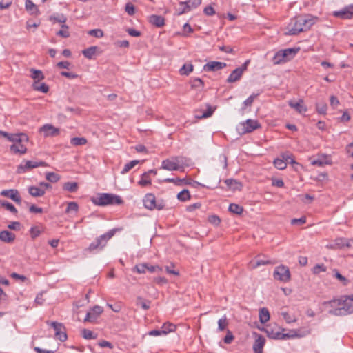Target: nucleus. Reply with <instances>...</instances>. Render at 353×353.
Masks as SVG:
<instances>
[{
    "instance_id": "obj_1",
    "label": "nucleus",
    "mask_w": 353,
    "mask_h": 353,
    "mask_svg": "<svg viewBox=\"0 0 353 353\" xmlns=\"http://www.w3.org/2000/svg\"><path fill=\"white\" fill-rule=\"evenodd\" d=\"M317 17L311 15H299L291 19L287 26V35H297L307 31L316 23Z\"/></svg>"
},
{
    "instance_id": "obj_2",
    "label": "nucleus",
    "mask_w": 353,
    "mask_h": 353,
    "mask_svg": "<svg viewBox=\"0 0 353 353\" xmlns=\"http://www.w3.org/2000/svg\"><path fill=\"white\" fill-rule=\"evenodd\" d=\"M323 304L330 307L328 313L332 315L346 316L353 313V303L343 296L339 299L325 301Z\"/></svg>"
},
{
    "instance_id": "obj_3",
    "label": "nucleus",
    "mask_w": 353,
    "mask_h": 353,
    "mask_svg": "<svg viewBox=\"0 0 353 353\" xmlns=\"http://www.w3.org/2000/svg\"><path fill=\"white\" fill-rule=\"evenodd\" d=\"M91 201L98 206L119 205L123 203V201L120 196L110 193H99L96 197H92Z\"/></svg>"
},
{
    "instance_id": "obj_4",
    "label": "nucleus",
    "mask_w": 353,
    "mask_h": 353,
    "mask_svg": "<svg viewBox=\"0 0 353 353\" xmlns=\"http://www.w3.org/2000/svg\"><path fill=\"white\" fill-rule=\"evenodd\" d=\"M299 50V48H293L279 50L272 58L273 63L274 65H279L291 60L295 57Z\"/></svg>"
},
{
    "instance_id": "obj_5",
    "label": "nucleus",
    "mask_w": 353,
    "mask_h": 353,
    "mask_svg": "<svg viewBox=\"0 0 353 353\" xmlns=\"http://www.w3.org/2000/svg\"><path fill=\"white\" fill-rule=\"evenodd\" d=\"M115 229H112L107 232L106 233L99 236L96 240L92 242L88 250L90 252L94 250H101L107 244V242L114 235Z\"/></svg>"
},
{
    "instance_id": "obj_6",
    "label": "nucleus",
    "mask_w": 353,
    "mask_h": 353,
    "mask_svg": "<svg viewBox=\"0 0 353 353\" xmlns=\"http://www.w3.org/2000/svg\"><path fill=\"white\" fill-rule=\"evenodd\" d=\"M144 207L150 210H163L165 203L163 200H156L154 194L152 193L146 194L143 199Z\"/></svg>"
},
{
    "instance_id": "obj_7",
    "label": "nucleus",
    "mask_w": 353,
    "mask_h": 353,
    "mask_svg": "<svg viewBox=\"0 0 353 353\" xmlns=\"http://www.w3.org/2000/svg\"><path fill=\"white\" fill-rule=\"evenodd\" d=\"M273 276L275 280H278L283 283H287L290 280V270L287 266L284 265L277 266L274 269Z\"/></svg>"
},
{
    "instance_id": "obj_8",
    "label": "nucleus",
    "mask_w": 353,
    "mask_h": 353,
    "mask_svg": "<svg viewBox=\"0 0 353 353\" xmlns=\"http://www.w3.org/2000/svg\"><path fill=\"white\" fill-rule=\"evenodd\" d=\"M288 159H290V163L292 165L298 163L295 161L293 156L290 153H284L281 154V158H276L274 160V165L279 170H284L287 167Z\"/></svg>"
},
{
    "instance_id": "obj_9",
    "label": "nucleus",
    "mask_w": 353,
    "mask_h": 353,
    "mask_svg": "<svg viewBox=\"0 0 353 353\" xmlns=\"http://www.w3.org/2000/svg\"><path fill=\"white\" fill-rule=\"evenodd\" d=\"M47 324L50 325L54 330L55 338L61 342H64L67 340L68 336L66 334L65 327L63 324L57 322H47Z\"/></svg>"
},
{
    "instance_id": "obj_10",
    "label": "nucleus",
    "mask_w": 353,
    "mask_h": 353,
    "mask_svg": "<svg viewBox=\"0 0 353 353\" xmlns=\"http://www.w3.org/2000/svg\"><path fill=\"white\" fill-rule=\"evenodd\" d=\"M180 157H173L166 159L161 163V168L168 171H176L180 168Z\"/></svg>"
},
{
    "instance_id": "obj_11",
    "label": "nucleus",
    "mask_w": 353,
    "mask_h": 353,
    "mask_svg": "<svg viewBox=\"0 0 353 353\" xmlns=\"http://www.w3.org/2000/svg\"><path fill=\"white\" fill-rule=\"evenodd\" d=\"M261 128L260 123L256 120L247 119L245 121L240 123V133H250L252 131Z\"/></svg>"
},
{
    "instance_id": "obj_12",
    "label": "nucleus",
    "mask_w": 353,
    "mask_h": 353,
    "mask_svg": "<svg viewBox=\"0 0 353 353\" xmlns=\"http://www.w3.org/2000/svg\"><path fill=\"white\" fill-rule=\"evenodd\" d=\"M46 163L43 161H23L20 165L17 166V172L19 174L25 173L27 171L38 168L39 166H46Z\"/></svg>"
},
{
    "instance_id": "obj_13",
    "label": "nucleus",
    "mask_w": 353,
    "mask_h": 353,
    "mask_svg": "<svg viewBox=\"0 0 353 353\" xmlns=\"http://www.w3.org/2000/svg\"><path fill=\"white\" fill-rule=\"evenodd\" d=\"M264 332L267 334L268 336L273 339H282L284 335L281 332L283 329L274 325H267L263 329Z\"/></svg>"
},
{
    "instance_id": "obj_14",
    "label": "nucleus",
    "mask_w": 353,
    "mask_h": 353,
    "mask_svg": "<svg viewBox=\"0 0 353 353\" xmlns=\"http://www.w3.org/2000/svg\"><path fill=\"white\" fill-rule=\"evenodd\" d=\"M333 15L342 19H350L353 18V4L345 6L340 10L334 11Z\"/></svg>"
},
{
    "instance_id": "obj_15",
    "label": "nucleus",
    "mask_w": 353,
    "mask_h": 353,
    "mask_svg": "<svg viewBox=\"0 0 353 353\" xmlns=\"http://www.w3.org/2000/svg\"><path fill=\"white\" fill-rule=\"evenodd\" d=\"M103 310L101 306L95 305L94 306L91 310L87 312L86 316L84 319V321L88 322H94L97 320V319L99 316V315L103 312Z\"/></svg>"
},
{
    "instance_id": "obj_16",
    "label": "nucleus",
    "mask_w": 353,
    "mask_h": 353,
    "mask_svg": "<svg viewBox=\"0 0 353 353\" xmlns=\"http://www.w3.org/2000/svg\"><path fill=\"white\" fill-rule=\"evenodd\" d=\"M0 194L11 199L17 203H21V198L18 190L16 189L3 190L1 192Z\"/></svg>"
},
{
    "instance_id": "obj_17",
    "label": "nucleus",
    "mask_w": 353,
    "mask_h": 353,
    "mask_svg": "<svg viewBox=\"0 0 353 353\" xmlns=\"http://www.w3.org/2000/svg\"><path fill=\"white\" fill-rule=\"evenodd\" d=\"M227 64L220 61H210L203 66L205 71H217L225 68Z\"/></svg>"
},
{
    "instance_id": "obj_18",
    "label": "nucleus",
    "mask_w": 353,
    "mask_h": 353,
    "mask_svg": "<svg viewBox=\"0 0 353 353\" xmlns=\"http://www.w3.org/2000/svg\"><path fill=\"white\" fill-rule=\"evenodd\" d=\"M40 132H43L45 137H54L59 134V130L51 124H45L40 128Z\"/></svg>"
},
{
    "instance_id": "obj_19",
    "label": "nucleus",
    "mask_w": 353,
    "mask_h": 353,
    "mask_svg": "<svg viewBox=\"0 0 353 353\" xmlns=\"http://www.w3.org/2000/svg\"><path fill=\"white\" fill-rule=\"evenodd\" d=\"M265 343V338L259 334H256V339L253 344V350L255 353H263V348Z\"/></svg>"
},
{
    "instance_id": "obj_20",
    "label": "nucleus",
    "mask_w": 353,
    "mask_h": 353,
    "mask_svg": "<svg viewBox=\"0 0 353 353\" xmlns=\"http://www.w3.org/2000/svg\"><path fill=\"white\" fill-rule=\"evenodd\" d=\"M288 105L300 114L305 113L307 110V107L304 105L303 99H299L297 102L290 101L288 102Z\"/></svg>"
},
{
    "instance_id": "obj_21",
    "label": "nucleus",
    "mask_w": 353,
    "mask_h": 353,
    "mask_svg": "<svg viewBox=\"0 0 353 353\" xmlns=\"http://www.w3.org/2000/svg\"><path fill=\"white\" fill-rule=\"evenodd\" d=\"M148 21L157 28H161L165 25V19L160 15L152 14L149 17Z\"/></svg>"
},
{
    "instance_id": "obj_22",
    "label": "nucleus",
    "mask_w": 353,
    "mask_h": 353,
    "mask_svg": "<svg viewBox=\"0 0 353 353\" xmlns=\"http://www.w3.org/2000/svg\"><path fill=\"white\" fill-rule=\"evenodd\" d=\"M15 239V234L10 231L0 232V240L5 243H11Z\"/></svg>"
},
{
    "instance_id": "obj_23",
    "label": "nucleus",
    "mask_w": 353,
    "mask_h": 353,
    "mask_svg": "<svg viewBox=\"0 0 353 353\" xmlns=\"http://www.w3.org/2000/svg\"><path fill=\"white\" fill-rule=\"evenodd\" d=\"M242 70L240 68H236L234 70L227 79L228 83H234L239 81L242 77Z\"/></svg>"
},
{
    "instance_id": "obj_24",
    "label": "nucleus",
    "mask_w": 353,
    "mask_h": 353,
    "mask_svg": "<svg viewBox=\"0 0 353 353\" xmlns=\"http://www.w3.org/2000/svg\"><path fill=\"white\" fill-rule=\"evenodd\" d=\"M311 164L321 167L324 165L331 164V161L327 159L326 155H323L317 159H311Z\"/></svg>"
},
{
    "instance_id": "obj_25",
    "label": "nucleus",
    "mask_w": 353,
    "mask_h": 353,
    "mask_svg": "<svg viewBox=\"0 0 353 353\" xmlns=\"http://www.w3.org/2000/svg\"><path fill=\"white\" fill-rule=\"evenodd\" d=\"M10 150L14 154H23L26 152L27 148L21 142H17L10 146Z\"/></svg>"
},
{
    "instance_id": "obj_26",
    "label": "nucleus",
    "mask_w": 353,
    "mask_h": 353,
    "mask_svg": "<svg viewBox=\"0 0 353 353\" xmlns=\"http://www.w3.org/2000/svg\"><path fill=\"white\" fill-rule=\"evenodd\" d=\"M7 139L10 141L17 143V142H22L23 141H28V137L25 134H9L8 137H7Z\"/></svg>"
},
{
    "instance_id": "obj_27",
    "label": "nucleus",
    "mask_w": 353,
    "mask_h": 353,
    "mask_svg": "<svg viewBox=\"0 0 353 353\" xmlns=\"http://www.w3.org/2000/svg\"><path fill=\"white\" fill-rule=\"evenodd\" d=\"M32 88L35 91H39L42 93H47L49 90L48 85L45 83H40L38 81H34Z\"/></svg>"
},
{
    "instance_id": "obj_28",
    "label": "nucleus",
    "mask_w": 353,
    "mask_h": 353,
    "mask_svg": "<svg viewBox=\"0 0 353 353\" xmlns=\"http://www.w3.org/2000/svg\"><path fill=\"white\" fill-rule=\"evenodd\" d=\"M29 194L34 197L42 196L45 194V190L43 188L37 186H30L28 188Z\"/></svg>"
},
{
    "instance_id": "obj_29",
    "label": "nucleus",
    "mask_w": 353,
    "mask_h": 353,
    "mask_svg": "<svg viewBox=\"0 0 353 353\" xmlns=\"http://www.w3.org/2000/svg\"><path fill=\"white\" fill-rule=\"evenodd\" d=\"M336 250L342 249L345 247L349 248L351 246L349 241L344 238H337L333 241Z\"/></svg>"
},
{
    "instance_id": "obj_30",
    "label": "nucleus",
    "mask_w": 353,
    "mask_h": 353,
    "mask_svg": "<svg viewBox=\"0 0 353 353\" xmlns=\"http://www.w3.org/2000/svg\"><path fill=\"white\" fill-rule=\"evenodd\" d=\"M225 183L230 189L233 190H240L242 186L240 182L233 179H226Z\"/></svg>"
},
{
    "instance_id": "obj_31",
    "label": "nucleus",
    "mask_w": 353,
    "mask_h": 353,
    "mask_svg": "<svg viewBox=\"0 0 353 353\" xmlns=\"http://www.w3.org/2000/svg\"><path fill=\"white\" fill-rule=\"evenodd\" d=\"M270 320V312L266 307H263L259 310V321L261 323L264 324Z\"/></svg>"
},
{
    "instance_id": "obj_32",
    "label": "nucleus",
    "mask_w": 353,
    "mask_h": 353,
    "mask_svg": "<svg viewBox=\"0 0 353 353\" xmlns=\"http://www.w3.org/2000/svg\"><path fill=\"white\" fill-rule=\"evenodd\" d=\"M273 263L270 260H258L251 261L249 263V268L252 270L256 269L260 265H264L268 264H272Z\"/></svg>"
},
{
    "instance_id": "obj_33",
    "label": "nucleus",
    "mask_w": 353,
    "mask_h": 353,
    "mask_svg": "<svg viewBox=\"0 0 353 353\" xmlns=\"http://www.w3.org/2000/svg\"><path fill=\"white\" fill-rule=\"evenodd\" d=\"M161 332L163 335H166L170 332H174L176 325L170 323H165L161 327Z\"/></svg>"
},
{
    "instance_id": "obj_34",
    "label": "nucleus",
    "mask_w": 353,
    "mask_h": 353,
    "mask_svg": "<svg viewBox=\"0 0 353 353\" xmlns=\"http://www.w3.org/2000/svg\"><path fill=\"white\" fill-rule=\"evenodd\" d=\"M63 189L69 192H75L78 190V183L77 182H67L63 185Z\"/></svg>"
},
{
    "instance_id": "obj_35",
    "label": "nucleus",
    "mask_w": 353,
    "mask_h": 353,
    "mask_svg": "<svg viewBox=\"0 0 353 353\" xmlns=\"http://www.w3.org/2000/svg\"><path fill=\"white\" fill-rule=\"evenodd\" d=\"M30 72L32 73L30 77L34 80V81H40L41 80H43L45 78V76L43 75L41 70L32 68L30 69Z\"/></svg>"
},
{
    "instance_id": "obj_36",
    "label": "nucleus",
    "mask_w": 353,
    "mask_h": 353,
    "mask_svg": "<svg viewBox=\"0 0 353 353\" xmlns=\"http://www.w3.org/2000/svg\"><path fill=\"white\" fill-rule=\"evenodd\" d=\"M0 205L5 208L14 214H17L18 211L17 208L10 203L7 201L0 200Z\"/></svg>"
},
{
    "instance_id": "obj_37",
    "label": "nucleus",
    "mask_w": 353,
    "mask_h": 353,
    "mask_svg": "<svg viewBox=\"0 0 353 353\" xmlns=\"http://www.w3.org/2000/svg\"><path fill=\"white\" fill-rule=\"evenodd\" d=\"M25 7L31 14H37L39 12L37 6L31 0H26Z\"/></svg>"
},
{
    "instance_id": "obj_38",
    "label": "nucleus",
    "mask_w": 353,
    "mask_h": 353,
    "mask_svg": "<svg viewBox=\"0 0 353 353\" xmlns=\"http://www.w3.org/2000/svg\"><path fill=\"white\" fill-rule=\"evenodd\" d=\"M192 88L202 90L204 86L203 81L200 78H194L190 81Z\"/></svg>"
},
{
    "instance_id": "obj_39",
    "label": "nucleus",
    "mask_w": 353,
    "mask_h": 353,
    "mask_svg": "<svg viewBox=\"0 0 353 353\" xmlns=\"http://www.w3.org/2000/svg\"><path fill=\"white\" fill-rule=\"evenodd\" d=\"M70 143L74 146L83 145L87 143V139L84 137H73L70 139Z\"/></svg>"
},
{
    "instance_id": "obj_40",
    "label": "nucleus",
    "mask_w": 353,
    "mask_h": 353,
    "mask_svg": "<svg viewBox=\"0 0 353 353\" xmlns=\"http://www.w3.org/2000/svg\"><path fill=\"white\" fill-rule=\"evenodd\" d=\"M228 210L230 212L236 214H241L243 211V207L236 203H231Z\"/></svg>"
},
{
    "instance_id": "obj_41",
    "label": "nucleus",
    "mask_w": 353,
    "mask_h": 353,
    "mask_svg": "<svg viewBox=\"0 0 353 353\" xmlns=\"http://www.w3.org/2000/svg\"><path fill=\"white\" fill-rule=\"evenodd\" d=\"M97 50V47L95 46H91L86 49H84L82 51V54L83 56L88 59H92L93 55L95 54Z\"/></svg>"
},
{
    "instance_id": "obj_42",
    "label": "nucleus",
    "mask_w": 353,
    "mask_h": 353,
    "mask_svg": "<svg viewBox=\"0 0 353 353\" xmlns=\"http://www.w3.org/2000/svg\"><path fill=\"white\" fill-rule=\"evenodd\" d=\"M139 163V161L138 160H133L125 165L123 168L122 169L121 173L122 174H126L131 169H132L135 165H137Z\"/></svg>"
},
{
    "instance_id": "obj_43",
    "label": "nucleus",
    "mask_w": 353,
    "mask_h": 353,
    "mask_svg": "<svg viewBox=\"0 0 353 353\" xmlns=\"http://www.w3.org/2000/svg\"><path fill=\"white\" fill-rule=\"evenodd\" d=\"M228 325V321L225 315L223 316L218 321V330L219 331H223Z\"/></svg>"
},
{
    "instance_id": "obj_44",
    "label": "nucleus",
    "mask_w": 353,
    "mask_h": 353,
    "mask_svg": "<svg viewBox=\"0 0 353 353\" xmlns=\"http://www.w3.org/2000/svg\"><path fill=\"white\" fill-rule=\"evenodd\" d=\"M139 184L141 186H146L151 184V180L149 177V172H144L141 175V179L139 181Z\"/></svg>"
},
{
    "instance_id": "obj_45",
    "label": "nucleus",
    "mask_w": 353,
    "mask_h": 353,
    "mask_svg": "<svg viewBox=\"0 0 353 353\" xmlns=\"http://www.w3.org/2000/svg\"><path fill=\"white\" fill-rule=\"evenodd\" d=\"M57 35L60 36L63 38H68L70 37V32L68 31V26L65 24L61 25V28L57 32Z\"/></svg>"
},
{
    "instance_id": "obj_46",
    "label": "nucleus",
    "mask_w": 353,
    "mask_h": 353,
    "mask_svg": "<svg viewBox=\"0 0 353 353\" xmlns=\"http://www.w3.org/2000/svg\"><path fill=\"white\" fill-rule=\"evenodd\" d=\"M46 179L51 183H56L60 179V176L55 172H46Z\"/></svg>"
},
{
    "instance_id": "obj_47",
    "label": "nucleus",
    "mask_w": 353,
    "mask_h": 353,
    "mask_svg": "<svg viewBox=\"0 0 353 353\" xmlns=\"http://www.w3.org/2000/svg\"><path fill=\"white\" fill-rule=\"evenodd\" d=\"M137 305L141 306L144 310L150 308V301L144 300L142 297L139 296L136 301Z\"/></svg>"
},
{
    "instance_id": "obj_48",
    "label": "nucleus",
    "mask_w": 353,
    "mask_h": 353,
    "mask_svg": "<svg viewBox=\"0 0 353 353\" xmlns=\"http://www.w3.org/2000/svg\"><path fill=\"white\" fill-rule=\"evenodd\" d=\"M194 66L191 63L184 64L180 69V73L182 75H188L193 71Z\"/></svg>"
},
{
    "instance_id": "obj_49",
    "label": "nucleus",
    "mask_w": 353,
    "mask_h": 353,
    "mask_svg": "<svg viewBox=\"0 0 353 353\" xmlns=\"http://www.w3.org/2000/svg\"><path fill=\"white\" fill-rule=\"evenodd\" d=\"M177 199L181 201H186L190 199V194L188 190H183L177 194Z\"/></svg>"
},
{
    "instance_id": "obj_50",
    "label": "nucleus",
    "mask_w": 353,
    "mask_h": 353,
    "mask_svg": "<svg viewBox=\"0 0 353 353\" xmlns=\"http://www.w3.org/2000/svg\"><path fill=\"white\" fill-rule=\"evenodd\" d=\"M147 268H148L147 263H140V264L136 265L133 268L132 271L136 272L139 274H143V273H145V272L147 270Z\"/></svg>"
},
{
    "instance_id": "obj_51",
    "label": "nucleus",
    "mask_w": 353,
    "mask_h": 353,
    "mask_svg": "<svg viewBox=\"0 0 353 353\" xmlns=\"http://www.w3.org/2000/svg\"><path fill=\"white\" fill-rule=\"evenodd\" d=\"M42 232V230L39 226H32L30 230L31 237L34 239L39 236Z\"/></svg>"
},
{
    "instance_id": "obj_52",
    "label": "nucleus",
    "mask_w": 353,
    "mask_h": 353,
    "mask_svg": "<svg viewBox=\"0 0 353 353\" xmlns=\"http://www.w3.org/2000/svg\"><path fill=\"white\" fill-rule=\"evenodd\" d=\"M81 332L85 339H94L97 338V334L88 329H83Z\"/></svg>"
},
{
    "instance_id": "obj_53",
    "label": "nucleus",
    "mask_w": 353,
    "mask_h": 353,
    "mask_svg": "<svg viewBox=\"0 0 353 353\" xmlns=\"http://www.w3.org/2000/svg\"><path fill=\"white\" fill-rule=\"evenodd\" d=\"M185 179H180V178H166L163 180L164 182L166 183H173L176 185H183V181Z\"/></svg>"
},
{
    "instance_id": "obj_54",
    "label": "nucleus",
    "mask_w": 353,
    "mask_h": 353,
    "mask_svg": "<svg viewBox=\"0 0 353 353\" xmlns=\"http://www.w3.org/2000/svg\"><path fill=\"white\" fill-rule=\"evenodd\" d=\"M179 5L181 6H183L182 8H179L178 10H177V15H182L186 12H188L190 11V7L186 5V3H185L184 1H181L179 3Z\"/></svg>"
},
{
    "instance_id": "obj_55",
    "label": "nucleus",
    "mask_w": 353,
    "mask_h": 353,
    "mask_svg": "<svg viewBox=\"0 0 353 353\" xmlns=\"http://www.w3.org/2000/svg\"><path fill=\"white\" fill-rule=\"evenodd\" d=\"M184 2L186 3V5L190 7V10H192L201 5V0H188Z\"/></svg>"
},
{
    "instance_id": "obj_56",
    "label": "nucleus",
    "mask_w": 353,
    "mask_h": 353,
    "mask_svg": "<svg viewBox=\"0 0 353 353\" xmlns=\"http://www.w3.org/2000/svg\"><path fill=\"white\" fill-rule=\"evenodd\" d=\"M208 221L211 224L217 226L220 224L221 219L217 215L212 214V215L209 216Z\"/></svg>"
},
{
    "instance_id": "obj_57",
    "label": "nucleus",
    "mask_w": 353,
    "mask_h": 353,
    "mask_svg": "<svg viewBox=\"0 0 353 353\" xmlns=\"http://www.w3.org/2000/svg\"><path fill=\"white\" fill-rule=\"evenodd\" d=\"M316 111L321 114H326L327 106L325 103H318L316 105Z\"/></svg>"
},
{
    "instance_id": "obj_58",
    "label": "nucleus",
    "mask_w": 353,
    "mask_h": 353,
    "mask_svg": "<svg viewBox=\"0 0 353 353\" xmlns=\"http://www.w3.org/2000/svg\"><path fill=\"white\" fill-rule=\"evenodd\" d=\"M88 34L97 38H101L103 36V32L101 29H93L88 32Z\"/></svg>"
},
{
    "instance_id": "obj_59",
    "label": "nucleus",
    "mask_w": 353,
    "mask_h": 353,
    "mask_svg": "<svg viewBox=\"0 0 353 353\" xmlns=\"http://www.w3.org/2000/svg\"><path fill=\"white\" fill-rule=\"evenodd\" d=\"M282 335H284L283 338H282L283 340V339H291V338L301 336L300 334H297V332L295 330H290L289 333H286V334H283L282 333Z\"/></svg>"
},
{
    "instance_id": "obj_60",
    "label": "nucleus",
    "mask_w": 353,
    "mask_h": 353,
    "mask_svg": "<svg viewBox=\"0 0 353 353\" xmlns=\"http://www.w3.org/2000/svg\"><path fill=\"white\" fill-rule=\"evenodd\" d=\"M52 20H54V22H57L62 24H65L67 18L63 14H57V16H54L53 17H51Z\"/></svg>"
},
{
    "instance_id": "obj_61",
    "label": "nucleus",
    "mask_w": 353,
    "mask_h": 353,
    "mask_svg": "<svg viewBox=\"0 0 353 353\" xmlns=\"http://www.w3.org/2000/svg\"><path fill=\"white\" fill-rule=\"evenodd\" d=\"M79 209L78 204L76 202H70L68 204L67 208H66V212H77Z\"/></svg>"
},
{
    "instance_id": "obj_62",
    "label": "nucleus",
    "mask_w": 353,
    "mask_h": 353,
    "mask_svg": "<svg viewBox=\"0 0 353 353\" xmlns=\"http://www.w3.org/2000/svg\"><path fill=\"white\" fill-rule=\"evenodd\" d=\"M183 33L181 34L183 37H187L189 33L193 32L192 28L188 23H186L183 26Z\"/></svg>"
},
{
    "instance_id": "obj_63",
    "label": "nucleus",
    "mask_w": 353,
    "mask_h": 353,
    "mask_svg": "<svg viewBox=\"0 0 353 353\" xmlns=\"http://www.w3.org/2000/svg\"><path fill=\"white\" fill-rule=\"evenodd\" d=\"M233 340H234V336H233L232 332L230 330H228L226 335L223 339L224 343L226 344H230Z\"/></svg>"
},
{
    "instance_id": "obj_64",
    "label": "nucleus",
    "mask_w": 353,
    "mask_h": 353,
    "mask_svg": "<svg viewBox=\"0 0 353 353\" xmlns=\"http://www.w3.org/2000/svg\"><path fill=\"white\" fill-rule=\"evenodd\" d=\"M125 10V12L129 15H131V16L133 15L134 14V12H135L134 6V5L132 3H126Z\"/></svg>"
}]
</instances>
